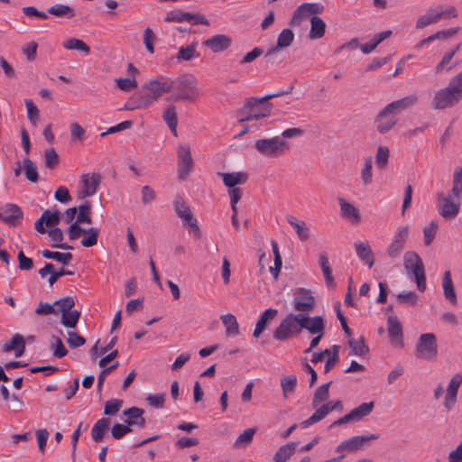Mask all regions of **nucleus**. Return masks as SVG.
<instances>
[{"instance_id": "obj_1", "label": "nucleus", "mask_w": 462, "mask_h": 462, "mask_svg": "<svg viewBox=\"0 0 462 462\" xmlns=\"http://www.w3.org/2000/svg\"><path fill=\"white\" fill-rule=\"evenodd\" d=\"M293 86H290L286 90H282L273 94L266 95L262 98L251 97L240 110L239 122H250L270 116L273 105L268 103L269 99L289 95L292 92Z\"/></svg>"}, {"instance_id": "obj_2", "label": "nucleus", "mask_w": 462, "mask_h": 462, "mask_svg": "<svg viewBox=\"0 0 462 462\" xmlns=\"http://www.w3.org/2000/svg\"><path fill=\"white\" fill-rule=\"evenodd\" d=\"M171 100L175 102H194L200 96L196 79L192 75L184 74L171 79Z\"/></svg>"}, {"instance_id": "obj_3", "label": "nucleus", "mask_w": 462, "mask_h": 462, "mask_svg": "<svg viewBox=\"0 0 462 462\" xmlns=\"http://www.w3.org/2000/svg\"><path fill=\"white\" fill-rule=\"evenodd\" d=\"M403 266L408 275H412L420 291L426 290L424 263L414 251H407L403 255Z\"/></svg>"}, {"instance_id": "obj_4", "label": "nucleus", "mask_w": 462, "mask_h": 462, "mask_svg": "<svg viewBox=\"0 0 462 462\" xmlns=\"http://www.w3.org/2000/svg\"><path fill=\"white\" fill-rule=\"evenodd\" d=\"M254 148L264 157L276 158L283 155L290 149V144L280 136H274L256 140Z\"/></svg>"}, {"instance_id": "obj_5", "label": "nucleus", "mask_w": 462, "mask_h": 462, "mask_svg": "<svg viewBox=\"0 0 462 462\" xmlns=\"http://www.w3.org/2000/svg\"><path fill=\"white\" fill-rule=\"evenodd\" d=\"M302 331L300 314L290 313L282 319L273 332V338L285 341L292 337L299 336Z\"/></svg>"}, {"instance_id": "obj_6", "label": "nucleus", "mask_w": 462, "mask_h": 462, "mask_svg": "<svg viewBox=\"0 0 462 462\" xmlns=\"http://www.w3.org/2000/svg\"><path fill=\"white\" fill-rule=\"evenodd\" d=\"M438 355V344L433 333L421 334L415 347V356L423 360H433Z\"/></svg>"}, {"instance_id": "obj_7", "label": "nucleus", "mask_w": 462, "mask_h": 462, "mask_svg": "<svg viewBox=\"0 0 462 462\" xmlns=\"http://www.w3.org/2000/svg\"><path fill=\"white\" fill-rule=\"evenodd\" d=\"M380 438L379 434L373 433L365 436H354L342 441L336 448L337 452L353 453L364 448L372 440H376Z\"/></svg>"}, {"instance_id": "obj_8", "label": "nucleus", "mask_w": 462, "mask_h": 462, "mask_svg": "<svg viewBox=\"0 0 462 462\" xmlns=\"http://www.w3.org/2000/svg\"><path fill=\"white\" fill-rule=\"evenodd\" d=\"M460 99L461 97L457 94L447 87L435 93L431 101V106L434 109H444L457 104Z\"/></svg>"}, {"instance_id": "obj_9", "label": "nucleus", "mask_w": 462, "mask_h": 462, "mask_svg": "<svg viewBox=\"0 0 462 462\" xmlns=\"http://www.w3.org/2000/svg\"><path fill=\"white\" fill-rule=\"evenodd\" d=\"M315 302V298L310 291L300 288L293 298L292 305L294 310L299 312L298 314H308L314 309Z\"/></svg>"}, {"instance_id": "obj_10", "label": "nucleus", "mask_w": 462, "mask_h": 462, "mask_svg": "<svg viewBox=\"0 0 462 462\" xmlns=\"http://www.w3.org/2000/svg\"><path fill=\"white\" fill-rule=\"evenodd\" d=\"M23 218V212L16 204L7 203L0 208V220L9 226H19Z\"/></svg>"}, {"instance_id": "obj_11", "label": "nucleus", "mask_w": 462, "mask_h": 462, "mask_svg": "<svg viewBox=\"0 0 462 462\" xmlns=\"http://www.w3.org/2000/svg\"><path fill=\"white\" fill-rule=\"evenodd\" d=\"M456 197H450V194L448 197H445L443 193L438 194V212L439 214L445 219H453L459 213L458 203H455L452 201Z\"/></svg>"}, {"instance_id": "obj_12", "label": "nucleus", "mask_w": 462, "mask_h": 462, "mask_svg": "<svg viewBox=\"0 0 462 462\" xmlns=\"http://www.w3.org/2000/svg\"><path fill=\"white\" fill-rule=\"evenodd\" d=\"M294 40V33L291 29H283L278 35L276 46L272 47L264 55L267 65H273V55L280 50L288 48Z\"/></svg>"}, {"instance_id": "obj_13", "label": "nucleus", "mask_w": 462, "mask_h": 462, "mask_svg": "<svg viewBox=\"0 0 462 462\" xmlns=\"http://www.w3.org/2000/svg\"><path fill=\"white\" fill-rule=\"evenodd\" d=\"M178 176L180 180H185L191 171L194 162L189 147L180 145L178 149Z\"/></svg>"}, {"instance_id": "obj_14", "label": "nucleus", "mask_w": 462, "mask_h": 462, "mask_svg": "<svg viewBox=\"0 0 462 462\" xmlns=\"http://www.w3.org/2000/svg\"><path fill=\"white\" fill-rule=\"evenodd\" d=\"M174 209L179 217L185 220L192 228L195 229L196 236H200V231L197 220L193 217L192 212L182 197L177 196L174 199Z\"/></svg>"}, {"instance_id": "obj_15", "label": "nucleus", "mask_w": 462, "mask_h": 462, "mask_svg": "<svg viewBox=\"0 0 462 462\" xmlns=\"http://www.w3.org/2000/svg\"><path fill=\"white\" fill-rule=\"evenodd\" d=\"M143 89L150 91L153 98L158 100L163 94L171 93V79L165 77L151 79L144 85Z\"/></svg>"}, {"instance_id": "obj_16", "label": "nucleus", "mask_w": 462, "mask_h": 462, "mask_svg": "<svg viewBox=\"0 0 462 462\" xmlns=\"http://www.w3.org/2000/svg\"><path fill=\"white\" fill-rule=\"evenodd\" d=\"M462 384V372L455 374L447 387L446 395L444 398V407L449 411L457 402V393L460 385Z\"/></svg>"}, {"instance_id": "obj_17", "label": "nucleus", "mask_w": 462, "mask_h": 462, "mask_svg": "<svg viewBox=\"0 0 462 462\" xmlns=\"http://www.w3.org/2000/svg\"><path fill=\"white\" fill-rule=\"evenodd\" d=\"M396 116L391 112V110L385 106L376 116L374 119V125L379 134H384L391 131L393 126L397 124Z\"/></svg>"}, {"instance_id": "obj_18", "label": "nucleus", "mask_w": 462, "mask_h": 462, "mask_svg": "<svg viewBox=\"0 0 462 462\" xmlns=\"http://www.w3.org/2000/svg\"><path fill=\"white\" fill-rule=\"evenodd\" d=\"M409 235L407 226H400L397 230L394 238L393 239L390 245L387 247L386 253L387 254L394 259L397 258L402 251L403 250L404 244L407 240Z\"/></svg>"}, {"instance_id": "obj_19", "label": "nucleus", "mask_w": 462, "mask_h": 462, "mask_svg": "<svg viewBox=\"0 0 462 462\" xmlns=\"http://www.w3.org/2000/svg\"><path fill=\"white\" fill-rule=\"evenodd\" d=\"M101 182V175L98 173L83 174L81 176L82 189L80 190V197L86 198L94 195Z\"/></svg>"}, {"instance_id": "obj_20", "label": "nucleus", "mask_w": 462, "mask_h": 462, "mask_svg": "<svg viewBox=\"0 0 462 462\" xmlns=\"http://www.w3.org/2000/svg\"><path fill=\"white\" fill-rule=\"evenodd\" d=\"M323 11V6L316 3H304L300 5L293 13L291 23L295 24L300 23L303 18L308 17L313 14H320Z\"/></svg>"}, {"instance_id": "obj_21", "label": "nucleus", "mask_w": 462, "mask_h": 462, "mask_svg": "<svg viewBox=\"0 0 462 462\" xmlns=\"http://www.w3.org/2000/svg\"><path fill=\"white\" fill-rule=\"evenodd\" d=\"M301 328L308 330L310 334L325 331V320L320 316L310 317L307 314H300Z\"/></svg>"}, {"instance_id": "obj_22", "label": "nucleus", "mask_w": 462, "mask_h": 462, "mask_svg": "<svg viewBox=\"0 0 462 462\" xmlns=\"http://www.w3.org/2000/svg\"><path fill=\"white\" fill-rule=\"evenodd\" d=\"M231 43L232 39L226 34H217L203 42V44L215 53L227 50Z\"/></svg>"}, {"instance_id": "obj_23", "label": "nucleus", "mask_w": 462, "mask_h": 462, "mask_svg": "<svg viewBox=\"0 0 462 462\" xmlns=\"http://www.w3.org/2000/svg\"><path fill=\"white\" fill-rule=\"evenodd\" d=\"M357 257L369 268L374 264V254L368 241H357L354 244Z\"/></svg>"}, {"instance_id": "obj_24", "label": "nucleus", "mask_w": 462, "mask_h": 462, "mask_svg": "<svg viewBox=\"0 0 462 462\" xmlns=\"http://www.w3.org/2000/svg\"><path fill=\"white\" fill-rule=\"evenodd\" d=\"M418 100L419 97L416 94H411L401 99L393 101L386 106L396 116L414 106L418 103Z\"/></svg>"}, {"instance_id": "obj_25", "label": "nucleus", "mask_w": 462, "mask_h": 462, "mask_svg": "<svg viewBox=\"0 0 462 462\" xmlns=\"http://www.w3.org/2000/svg\"><path fill=\"white\" fill-rule=\"evenodd\" d=\"M388 335L393 344L402 346L403 334L402 324L396 316H390L387 319Z\"/></svg>"}, {"instance_id": "obj_26", "label": "nucleus", "mask_w": 462, "mask_h": 462, "mask_svg": "<svg viewBox=\"0 0 462 462\" xmlns=\"http://www.w3.org/2000/svg\"><path fill=\"white\" fill-rule=\"evenodd\" d=\"M144 411L138 407H131L123 411V414L126 417L125 423L132 428L136 426L138 428H143L145 425V419L143 417Z\"/></svg>"}, {"instance_id": "obj_27", "label": "nucleus", "mask_w": 462, "mask_h": 462, "mask_svg": "<svg viewBox=\"0 0 462 462\" xmlns=\"http://www.w3.org/2000/svg\"><path fill=\"white\" fill-rule=\"evenodd\" d=\"M338 203L340 205V214L343 218L350 220L354 224H358L361 220L359 209L352 203L346 201L344 199L339 198Z\"/></svg>"}, {"instance_id": "obj_28", "label": "nucleus", "mask_w": 462, "mask_h": 462, "mask_svg": "<svg viewBox=\"0 0 462 462\" xmlns=\"http://www.w3.org/2000/svg\"><path fill=\"white\" fill-rule=\"evenodd\" d=\"M3 351L5 353L14 352L15 357H20L25 352V338L21 334H14L10 342L3 346Z\"/></svg>"}, {"instance_id": "obj_29", "label": "nucleus", "mask_w": 462, "mask_h": 462, "mask_svg": "<svg viewBox=\"0 0 462 462\" xmlns=\"http://www.w3.org/2000/svg\"><path fill=\"white\" fill-rule=\"evenodd\" d=\"M218 175L222 177L224 184L229 189L236 188V185L245 184L248 180V174L243 171L218 172Z\"/></svg>"}, {"instance_id": "obj_30", "label": "nucleus", "mask_w": 462, "mask_h": 462, "mask_svg": "<svg viewBox=\"0 0 462 462\" xmlns=\"http://www.w3.org/2000/svg\"><path fill=\"white\" fill-rule=\"evenodd\" d=\"M277 315H278V310L276 309L270 308V309L265 310L261 314L259 319L256 322L253 336L254 337H258L263 332L267 324L270 321H272Z\"/></svg>"}, {"instance_id": "obj_31", "label": "nucleus", "mask_w": 462, "mask_h": 462, "mask_svg": "<svg viewBox=\"0 0 462 462\" xmlns=\"http://www.w3.org/2000/svg\"><path fill=\"white\" fill-rule=\"evenodd\" d=\"M287 222L291 226V227L294 229L295 233L297 234L298 238L300 241H306L310 236V231L309 226L304 221H299L295 217L293 216H287L286 217Z\"/></svg>"}, {"instance_id": "obj_32", "label": "nucleus", "mask_w": 462, "mask_h": 462, "mask_svg": "<svg viewBox=\"0 0 462 462\" xmlns=\"http://www.w3.org/2000/svg\"><path fill=\"white\" fill-rule=\"evenodd\" d=\"M110 422L108 418H101L94 424L91 430V438L95 442L103 440L105 434L109 429Z\"/></svg>"}, {"instance_id": "obj_33", "label": "nucleus", "mask_w": 462, "mask_h": 462, "mask_svg": "<svg viewBox=\"0 0 462 462\" xmlns=\"http://www.w3.org/2000/svg\"><path fill=\"white\" fill-rule=\"evenodd\" d=\"M442 287L444 291V296L447 300L452 304L457 303V294L455 292L453 282L451 279V273L449 271H446L443 274Z\"/></svg>"}, {"instance_id": "obj_34", "label": "nucleus", "mask_w": 462, "mask_h": 462, "mask_svg": "<svg viewBox=\"0 0 462 462\" xmlns=\"http://www.w3.org/2000/svg\"><path fill=\"white\" fill-rule=\"evenodd\" d=\"M298 443L289 442L279 448L273 457V462H287L295 453Z\"/></svg>"}, {"instance_id": "obj_35", "label": "nucleus", "mask_w": 462, "mask_h": 462, "mask_svg": "<svg viewBox=\"0 0 462 462\" xmlns=\"http://www.w3.org/2000/svg\"><path fill=\"white\" fill-rule=\"evenodd\" d=\"M326 31L325 22L319 16L314 15L310 18V30L309 37L312 40L319 39L324 36Z\"/></svg>"}, {"instance_id": "obj_36", "label": "nucleus", "mask_w": 462, "mask_h": 462, "mask_svg": "<svg viewBox=\"0 0 462 462\" xmlns=\"http://www.w3.org/2000/svg\"><path fill=\"white\" fill-rule=\"evenodd\" d=\"M162 118L171 133L177 135L178 117L176 108L173 105H170L164 109Z\"/></svg>"}, {"instance_id": "obj_37", "label": "nucleus", "mask_w": 462, "mask_h": 462, "mask_svg": "<svg viewBox=\"0 0 462 462\" xmlns=\"http://www.w3.org/2000/svg\"><path fill=\"white\" fill-rule=\"evenodd\" d=\"M374 407V402L361 403L358 407L353 409L349 412L351 421H358L363 418L368 416L372 412Z\"/></svg>"}, {"instance_id": "obj_38", "label": "nucleus", "mask_w": 462, "mask_h": 462, "mask_svg": "<svg viewBox=\"0 0 462 462\" xmlns=\"http://www.w3.org/2000/svg\"><path fill=\"white\" fill-rule=\"evenodd\" d=\"M48 13L59 18H73L76 15L73 7L62 4H55L48 8Z\"/></svg>"}, {"instance_id": "obj_39", "label": "nucleus", "mask_w": 462, "mask_h": 462, "mask_svg": "<svg viewBox=\"0 0 462 462\" xmlns=\"http://www.w3.org/2000/svg\"><path fill=\"white\" fill-rule=\"evenodd\" d=\"M348 346L351 348L350 355L364 356L369 352V347L366 346L364 337H360L359 339H355L351 336L348 338Z\"/></svg>"}, {"instance_id": "obj_40", "label": "nucleus", "mask_w": 462, "mask_h": 462, "mask_svg": "<svg viewBox=\"0 0 462 462\" xmlns=\"http://www.w3.org/2000/svg\"><path fill=\"white\" fill-rule=\"evenodd\" d=\"M297 383L298 379L294 374L284 375L281 378V387L285 399L294 393Z\"/></svg>"}, {"instance_id": "obj_41", "label": "nucleus", "mask_w": 462, "mask_h": 462, "mask_svg": "<svg viewBox=\"0 0 462 462\" xmlns=\"http://www.w3.org/2000/svg\"><path fill=\"white\" fill-rule=\"evenodd\" d=\"M197 42H193L185 47H180L176 56L177 60L179 61H189L193 58L199 57V53L197 52Z\"/></svg>"}, {"instance_id": "obj_42", "label": "nucleus", "mask_w": 462, "mask_h": 462, "mask_svg": "<svg viewBox=\"0 0 462 462\" xmlns=\"http://www.w3.org/2000/svg\"><path fill=\"white\" fill-rule=\"evenodd\" d=\"M49 237L52 242L51 246L53 248H59L63 250H71L73 247L68 244H62L64 239L63 233L60 228L54 227L48 232Z\"/></svg>"}, {"instance_id": "obj_43", "label": "nucleus", "mask_w": 462, "mask_h": 462, "mask_svg": "<svg viewBox=\"0 0 462 462\" xmlns=\"http://www.w3.org/2000/svg\"><path fill=\"white\" fill-rule=\"evenodd\" d=\"M220 319L223 325L226 327V336H236L239 334L238 322L233 314L222 315Z\"/></svg>"}, {"instance_id": "obj_44", "label": "nucleus", "mask_w": 462, "mask_h": 462, "mask_svg": "<svg viewBox=\"0 0 462 462\" xmlns=\"http://www.w3.org/2000/svg\"><path fill=\"white\" fill-rule=\"evenodd\" d=\"M441 19V14L434 9L428 10L427 14L418 18L416 22V28L421 29L431 23H435Z\"/></svg>"}, {"instance_id": "obj_45", "label": "nucleus", "mask_w": 462, "mask_h": 462, "mask_svg": "<svg viewBox=\"0 0 462 462\" xmlns=\"http://www.w3.org/2000/svg\"><path fill=\"white\" fill-rule=\"evenodd\" d=\"M80 318V311L74 310L61 314L60 324L69 328H76Z\"/></svg>"}, {"instance_id": "obj_46", "label": "nucleus", "mask_w": 462, "mask_h": 462, "mask_svg": "<svg viewBox=\"0 0 462 462\" xmlns=\"http://www.w3.org/2000/svg\"><path fill=\"white\" fill-rule=\"evenodd\" d=\"M42 255L46 259H53L61 263L63 265H67L72 260V254L70 253H60V252H51L50 250L44 249L42 251Z\"/></svg>"}, {"instance_id": "obj_47", "label": "nucleus", "mask_w": 462, "mask_h": 462, "mask_svg": "<svg viewBox=\"0 0 462 462\" xmlns=\"http://www.w3.org/2000/svg\"><path fill=\"white\" fill-rule=\"evenodd\" d=\"M83 238L81 240V245L84 247H91L97 244V239L99 236V230L97 227H90L88 230L84 229Z\"/></svg>"}, {"instance_id": "obj_48", "label": "nucleus", "mask_w": 462, "mask_h": 462, "mask_svg": "<svg viewBox=\"0 0 462 462\" xmlns=\"http://www.w3.org/2000/svg\"><path fill=\"white\" fill-rule=\"evenodd\" d=\"M255 432V428H249L244 430L243 433H241L236 439L234 443V448H240L249 445L252 442Z\"/></svg>"}, {"instance_id": "obj_49", "label": "nucleus", "mask_w": 462, "mask_h": 462, "mask_svg": "<svg viewBox=\"0 0 462 462\" xmlns=\"http://www.w3.org/2000/svg\"><path fill=\"white\" fill-rule=\"evenodd\" d=\"M23 163L24 167L25 178L31 182H37L39 175L37 166L34 164V162L29 158H25L23 161Z\"/></svg>"}, {"instance_id": "obj_50", "label": "nucleus", "mask_w": 462, "mask_h": 462, "mask_svg": "<svg viewBox=\"0 0 462 462\" xmlns=\"http://www.w3.org/2000/svg\"><path fill=\"white\" fill-rule=\"evenodd\" d=\"M51 350L55 357L62 358L67 356L68 350L65 347L62 340L56 336L51 337Z\"/></svg>"}, {"instance_id": "obj_51", "label": "nucleus", "mask_w": 462, "mask_h": 462, "mask_svg": "<svg viewBox=\"0 0 462 462\" xmlns=\"http://www.w3.org/2000/svg\"><path fill=\"white\" fill-rule=\"evenodd\" d=\"M63 47L67 50H77L88 54L90 48L82 40L77 38H70L63 42Z\"/></svg>"}, {"instance_id": "obj_52", "label": "nucleus", "mask_w": 462, "mask_h": 462, "mask_svg": "<svg viewBox=\"0 0 462 462\" xmlns=\"http://www.w3.org/2000/svg\"><path fill=\"white\" fill-rule=\"evenodd\" d=\"M331 382L324 383L318 387L314 393V396L312 399V405L315 407L320 402L326 401L328 398L329 394V386Z\"/></svg>"}, {"instance_id": "obj_53", "label": "nucleus", "mask_w": 462, "mask_h": 462, "mask_svg": "<svg viewBox=\"0 0 462 462\" xmlns=\"http://www.w3.org/2000/svg\"><path fill=\"white\" fill-rule=\"evenodd\" d=\"M91 214V203L89 201H85L82 205L79 207V214L77 216L78 223H87L91 224L92 219L90 217Z\"/></svg>"}, {"instance_id": "obj_54", "label": "nucleus", "mask_w": 462, "mask_h": 462, "mask_svg": "<svg viewBox=\"0 0 462 462\" xmlns=\"http://www.w3.org/2000/svg\"><path fill=\"white\" fill-rule=\"evenodd\" d=\"M390 150L387 146H379L375 154V162L379 169H384L388 164Z\"/></svg>"}, {"instance_id": "obj_55", "label": "nucleus", "mask_w": 462, "mask_h": 462, "mask_svg": "<svg viewBox=\"0 0 462 462\" xmlns=\"http://www.w3.org/2000/svg\"><path fill=\"white\" fill-rule=\"evenodd\" d=\"M448 194L457 199L462 195V166L454 172L453 188Z\"/></svg>"}, {"instance_id": "obj_56", "label": "nucleus", "mask_w": 462, "mask_h": 462, "mask_svg": "<svg viewBox=\"0 0 462 462\" xmlns=\"http://www.w3.org/2000/svg\"><path fill=\"white\" fill-rule=\"evenodd\" d=\"M438 228L439 223L435 220H432L423 228V241L425 245H430L432 243L436 236Z\"/></svg>"}, {"instance_id": "obj_57", "label": "nucleus", "mask_w": 462, "mask_h": 462, "mask_svg": "<svg viewBox=\"0 0 462 462\" xmlns=\"http://www.w3.org/2000/svg\"><path fill=\"white\" fill-rule=\"evenodd\" d=\"M460 47L461 43H457L453 49L449 50L444 54L441 60L435 68L436 73L441 72L447 67L456 53L460 50Z\"/></svg>"}, {"instance_id": "obj_58", "label": "nucleus", "mask_w": 462, "mask_h": 462, "mask_svg": "<svg viewBox=\"0 0 462 462\" xmlns=\"http://www.w3.org/2000/svg\"><path fill=\"white\" fill-rule=\"evenodd\" d=\"M328 414L326 406L321 405L309 419L302 421L300 424L303 428H307L322 419H324Z\"/></svg>"}, {"instance_id": "obj_59", "label": "nucleus", "mask_w": 462, "mask_h": 462, "mask_svg": "<svg viewBox=\"0 0 462 462\" xmlns=\"http://www.w3.org/2000/svg\"><path fill=\"white\" fill-rule=\"evenodd\" d=\"M372 169H373L372 157H367L365 160V165L361 171V179H362L364 185H369L372 183V180H373Z\"/></svg>"}, {"instance_id": "obj_60", "label": "nucleus", "mask_w": 462, "mask_h": 462, "mask_svg": "<svg viewBox=\"0 0 462 462\" xmlns=\"http://www.w3.org/2000/svg\"><path fill=\"white\" fill-rule=\"evenodd\" d=\"M123 406V401L119 399H111L105 403L104 414L106 416L116 415Z\"/></svg>"}, {"instance_id": "obj_61", "label": "nucleus", "mask_w": 462, "mask_h": 462, "mask_svg": "<svg viewBox=\"0 0 462 462\" xmlns=\"http://www.w3.org/2000/svg\"><path fill=\"white\" fill-rule=\"evenodd\" d=\"M44 161L46 168L52 170L58 166L60 158L56 151L53 148H51L45 150Z\"/></svg>"}, {"instance_id": "obj_62", "label": "nucleus", "mask_w": 462, "mask_h": 462, "mask_svg": "<svg viewBox=\"0 0 462 462\" xmlns=\"http://www.w3.org/2000/svg\"><path fill=\"white\" fill-rule=\"evenodd\" d=\"M53 305H55L58 308V311L62 314L72 310L75 306V300L73 297L67 296L56 300Z\"/></svg>"}, {"instance_id": "obj_63", "label": "nucleus", "mask_w": 462, "mask_h": 462, "mask_svg": "<svg viewBox=\"0 0 462 462\" xmlns=\"http://www.w3.org/2000/svg\"><path fill=\"white\" fill-rule=\"evenodd\" d=\"M340 346L337 345H333L331 346L332 354L329 356L326 361L324 373H328L331 369L338 363L339 361V352Z\"/></svg>"}, {"instance_id": "obj_64", "label": "nucleus", "mask_w": 462, "mask_h": 462, "mask_svg": "<svg viewBox=\"0 0 462 462\" xmlns=\"http://www.w3.org/2000/svg\"><path fill=\"white\" fill-rule=\"evenodd\" d=\"M397 300L408 306H415L418 301V295L414 291H402L397 295Z\"/></svg>"}]
</instances>
